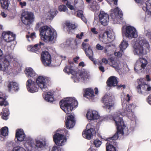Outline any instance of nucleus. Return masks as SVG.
Segmentation results:
<instances>
[{
    "instance_id": "nucleus-51",
    "label": "nucleus",
    "mask_w": 151,
    "mask_h": 151,
    "mask_svg": "<svg viewBox=\"0 0 151 151\" xmlns=\"http://www.w3.org/2000/svg\"><path fill=\"white\" fill-rule=\"evenodd\" d=\"M82 46L85 51L86 50L89 49L91 48L90 45L88 43L83 42L82 44Z\"/></svg>"
},
{
    "instance_id": "nucleus-7",
    "label": "nucleus",
    "mask_w": 151,
    "mask_h": 151,
    "mask_svg": "<svg viewBox=\"0 0 151 151\" xmlns=\"http://www.w3.org/2000/svg\"><path fill=\"white\" fill-rule=\"evenodd\" d=\"M125 115H126L129 119L131 120H134L135 119V116L134 112V110L129 111L126 113H121L120 111H118L114 114L112 118L115 122L114 120L115 118L118 119V121H119L118 122V123L122 128L123 125H121V124L120 123L121 122V121L123 122L124 125L127 128V130H126L125 132H124V133H126L127 132L128 130L127 128L124 124V122L122 118V116H124ZM115 123H116V122H115ZM115 124H116V123H115Z\"/></svg>"
},
{
    "instance_id": "nucleus-64",
    "label": "nucleus",
    "mask_w": 151,
    "mask_h": 151,
    "mask_svg": "<svg viewBox=\"0 0 151 151\" xmlns=\"http://www.w3.org/2000/svg\"><path fill=\"white\" fill-rule=\"evenodd\" d=\"M95 147L93 146L91 147L88 150V151H96L95 149Z\"/></svg>"
},
{
    "instance_id": "nucleus-14",
    "label": "nucleus",
    "mask_w": 151,
    "mask_h": 151,
    "mask_svg": "<svg viewBox=\"0 0 151 151\" xmlns=\"http://www.w3.org/2000/svg\"><path fill=\"white\" fill-rule=\"evenodd\" d=\"M49 79L48 77L40 76L36 78L35 82L38 87L45 91L47 88V82Z\"/></svg>"
},
{
    "instance_id": "nucleus-31",
    "label": "nucleus",
    "mask_w": 151,
    "mask_h": 151,
    "mask_svg": "<svg viewBox=\"0 0 151 151\" xmlns=\"http://www.w3.org/2000/svg\"><path fill=\"white\" fill-rule=\"evenodd\" d=\"M142 9L148 14L151 15V0L147 1Z\"/></svg>"
},
{
    "instance_id": "nucleus-18",
    "label": "nucleus",
    "mask_w": 151,
    "mask_h": 151,
    "mask_svg": "<svg viewBox=\"0 0 151 151\" xmlns=\"http://www.w3.org/2000/svg\"><path fill=\"white\" fill-rule=\"evenodd\" d=\"M73 63L72 62H69V64L68 65L66 66L64 68L63 71L65 72L66 73L68 74L71 73L72 75L71 78L74 80V81L75 82H78L79 81V79L77 78V80H76V72L73 69Z\"/></svg>"
},
{
    "instance_id": "nucleus-30",
    "label": "nucleus",
    "mask_w": 151,
    "mask_h": 151,
    "mask_svg": "<svg viewBox=\"0 0 151 151\" xmlns=\"http://www.w3.org/2000/svg\"><path fill=\"white\" fill-rule=\"evenodd\" d=\"M44 45V44L40 42L39 44H37L32 46V45H29L28 46V50L32 52H36L39 49L41 48V46Z\"/></svg>"
},
{
    "instance_id": "nucleus-42",
    "label": "nucleus",
    "mask_w": 151,
    "mask_h": 151,
    "mask_svg": "<svg viewBox=\"0 0 151 151\" xmlns=\"http://www.w3.org/2000/svg\"><path fill=\"white\" fill-rule=\"evenodd\" d=\"M86 54L89 59L91 58L93 55V53L92 50L91 48L86 50L85 51Z\"/></svg>"
},
{
    "instance_id": "nucleus-38",
    "label": "nucleus",
    "mask_w": 151,
    "mask_h": 151,
    "mask_svg": "<svg viewBox=\"0 0 151 151\" xmlns=\"http://www.w3.org/2000/svg\"><path fill=\"white\" fill-rule=\"evenodd\" d=\"M129 45L127 41L125 40H123L119 45L120 49L122 50H125Z\"/></svg>"
},
{
    "instance_id": "nucleus-61",
    "label": "nucleus",
    "mask_w": 151,
    "mask_h": 151,
    "mask_svg": "<svg viewBox=\"0 0 151 151\" xmlns=\"http://www.w3.org/2000/svg\"><path fill=\"white\" fill-rule=\"evenodd\" d=\"M83 35V32L81 33L80 35L77 34L76 35V37L79 39H81L82 38V37Z\"/></svg>"
},
{
    "instance_id": "nucleus-44",
    "label": "nucleus",
    "mask_w": 151,
    "mask_h": 151,
    "mask_svg": "<svg viewBox=\"0 0 151 151\" xmlns=\"http://www.w3.org/2000/svg\"><path fill=\"white\" fill-rule=\"evenodd\" d=\"M58 12L55 9H52L50 10V12L48 13L50 14L49 19H51L53 17L55 16Z\"/></svg>"
},
{
    "instance_id": "nucleus-63",
    "label": "nucleus",
    "mask_w": 151,
    "mask_h": 151,
    "mask_svg": "<svg viewBox=\"0 0 151 151\" xmlns=\"http://www.w3.org/2000/svg\"><path fill=\"white\" fill-rule=\"evenodd\" d=\"M91 31L92 32L95 34H97L98 32L96 31V29L95 28H92L91 29Z\"/></svg>"
},
{
    "instance_id": "nucleus-56",
    "label": "nucleus",
    "mask_w": 151,
    "mask_h": 151,
    "mask_svg": "<svg viewBox=\"0 0 151 151\" xmlns=\"http://www.w3.org/2000/svg\"><path fill=\"white\" fill-rule=\"evenodd\" d=\"M96 48L98 50H102L104 49V47L101 46L100 44H97L96 46Z\"/></svg>"
},
{
    "instance_id": "nucleus-57",
    "label": "nucleus",
    "mask_w": 151,
    "mask_h": 151,
    "mask_svg": "<svg viewBox=\"0 0 151 151\" xmlns=\"http://www.w3.org/2000/svg\"><path fill=\"white\" fill-rule=\"evenodd\" d=\"M99 70L102 72H104L105 71L104 67L102 66V63H100V64H99Z\"/></svg>"
},
{
    "instance_id": "nucleus-34",
    "label": "nucleus",
    "mask_w": 151,
    "mask_h": 151,
    "mask_svg": "<svg viewBox=\"0 0 151 151\" xmlns=\"http://www.w3.org/2000/svg\"><path fill=\"white\" fill-rule=\"evenodd\" d=\"M45 95L44 99L46 101L50 102H52L53 101L54 99L53 96V93L52 92H48Z\"/></svg>"
},
{
    "instance_id": "nucleus-5",
    "label": "nucleus",
    "mask_w": 151,
    "mask_h": 151,
    "mask_svg": "<svg viewBox=\"0 0 151 151\" xmlns=\"http://www.w3.org/2000/svg\"><path fill=\"white\" fill-rule=\"evenodd\" d=\"M60 105L61 108L66 114H70L74 108L78 106V102L75 98L68 97L61 100Z\"/></svg>"
},
{
    "instance_id": "nucleus-8",
    "label": "nucleus",
    "mask_w": 151,
    "mask_h": 151,
    "mask_svg": "<svg viewBox=\"0 0 151 151\" xmlns=\"http://www.w3.org/2000/svg\"><path fill=\"white\" fill-rule=\"evenodd\" d=\"M62 130L57 131V133L53 136V140L55 144L59 146L64 145L67 141V138L65 135L62 134Z\"/></svg>"
},
{
    "instance_id": "nucleus-19",
    "label": "nucleus",
    "mask_w": 151,
    "mask_h": 151,
    "mask_svg": "<svg viewBox=\"0 0 151 151\" xmlns=\"http://www.w3.org/2000/svg\"><path fill=\"white\" fill-rule=\"evenodd\" d=\"M99 20L100 23L103 26L108 25L109 22V15L104 12H101L99 15Z\"/></svg>"
},
{
    "instance_id": "nucleus-58",
    "label": "nucleus",
    "mask_w": 151,
    "mask_h": 151,
    "mask_svg": "<svg viewBox=\"0 0 151 151\" xmlns=\"http://www.w3.org/2000/svg\"><path fill=\"white\" fill-rule=\"evenodd\" d=\"M66 5L71 10H73L74 9V7L69 2H67L66 4Z\"/></svg>"
},
{
    "instance_id": "nucleus-33",
    "label": "nucleus",
    "mask_w": 151,
    "mask_h": 151,
    "mask_svg": "<svg viewBox=\"0 0 151 151\" xmlns=\"http://www.w3.org/2000/svg\"><path fill=\"white\" fill-rule=\"evenodd\" d=\"M84 96L88 99H92L94 96V91L91 88H88L85 91Z\"/></svg>"
},
{
    "instance_id": "nucleus-17",
    "label": "nucleus",
    "mask_w": 151,
    "mask_h": 151,
    "mask_svg": "<svg viewBox=\"0 0 151 151\" xmlns=\"http://www.w3.org/2000/svg\"><path fill=\"white\" fill-rule=\"evenodd\" d=\"M27 88L28 91L32 93L38 91L39 88L35 81L31 79L28 80L26 83Z\"/></svg>"
},
{
    "instance_id": "nucleus-1",
    "label": "nucleus",
    "mask_w": 151,
    "mask_h": 151,
    "mask_svg": "<svg viewBox=\"0 0 151 151\" xmlns=\"http://www.w3.org/2000/svg\"><path fill=\"white\" fill-rule=\"evenodd\" d=\"M3 55L2 51L0 49V71H3L4 73H10L13 71V68L10 65V63L12 61L13 66L16 68H19L20 65L13 58L11 54H6Z\"/></svg>"
},
{
    "instance_id": "nucleus-10",
    "label": "nucleus",
    "mask_w": 151,
    "mask_h": 151,
    "mask_svg": "<svg viewBox=\"0 0 151 151\" xmlns=\"http://www.w3.org/2000/svg\"><path fill=\"white\" fill-rule=\"evenodd\" d=\"M148 63L147 60L143 58H140L136 63L134 69L138 73L143 72Z\"/></svg>"
},
{
    "instance_id": "nucleus-20",
    "label": "nucleus",
    "mask_w": 151,
    "mask_h": 151,
    "mask_svg": "<svg viewBox=\"0 0 151 151\" xmlns=\"http://www.w3.org/2000/svg\"><path fill=\"white\" fill-rule=\"evenodd\" d=\"M76 80H77V78L79 79V81H82L89 79L90 78L89 73L86 70H82L76 73Z\"/></svg>"
},
{
    "instance_id": "nucleus-13",
    "label": "nucleus",
    "mask_w": 151,
    "mask_h": 151,
    "mask_svg": "<svg viewBox=\"0 0 151 151\" xmlns=\"http://www.w3.org/2000/svg\"><path fill=\"white\" fill-rule=\"evenodd\" d=\"M104 107L106 109L110 110L113 108L114 102L112 98L109 94H106L102 98Z\"/></svg>"
},
{
    "instance_id": "nucleus-36",
    "label": "nucleus",
    "mask_w": 151,
    "mask_h": 151,
    "mask_svg": "<svg viewBox=\"0 0 151 151\" xmlns=\"http://www.w3.org/2000/svg\"><path fill=\"white\" fill-rule=\"evenodd\" d=\"M10 0H0L1 7L3 9H7L10 4Z\"/></svg>"
},
{
    "instance_id": "nucleus-62",
    "label": "nucleus",
    "mask_w": 151,
    "mask_h": 151,
    "mask_svg": "<svg viewBox=\"0 0 151 151\" xmlns=\"http://www.w3.org/2000/svg\"><path fill=\"white\" fill-rule=\"evenodd\" d=\"M147 99L148 103L149 104L151 105V94L149 95Z\"/></svg>"
},
{
    "instance_id": "nucleus-21",
    "label": "nucleus",
    "mask_w": 151,
    "mask_h": 151,
    "mask_svg": "<svg viewBox=\"0 0 151 151\" xmlns=\"http://www.w3.org/2000/svg\"><path fill=\"white\" fill-rule=\"evenodd\" d=\"M66 121L65 122L66 127L68 129L73 128L76 123L74 116L73 115H70L66 117Z\"/></svg>"
},
{
    "instance_id": "nucleus-52",
    "label": "nucleus",
    "mask_w": 151,
    "mask_h": 151,
    "mask_svg": "<svg viewBox=\"0 0 151 151\" xmlns=\"http://www.w3.org/2000/svg\"><path fill=\"white\" fill-rule=\"evenodd\" d=\"M58 9L60 11L65 12L67 9V7L64 5H60L59 6Z\"/></svg>"
},
{
    "instance_id": "nucleus-23",
    "label": "nucleus",
    "mask_w": 151,
    "mask_h": 151,
    "mask_svg": "<svg viewBox=\"0 0 151 151\" xmlns=\"http://www.w3.org/2000/svg\"><path fill=\"white\" fill-rule=\"evenodd\" d=\"M2 37L6 42H10L15 39V36L12 33L7 31L3 32Z\"/></svg>"
},
{
    "instance_id": "nucleus-26",
    "label": "nucleus",
    "mask_w": 151,
    "mask_h": 151,
    "mask_svg": "<svg viewBox=\"0 0 151 151\" xmlns=\"http://www.w3.org/2000/svg\"><path fill=\"white\" fill-rule=\"evenodd\" d=\"M109 65L114 68L116 70H119L122 67L119 61L111 59Z\"/></svg>"
},
{
    "instance_id": "nucleus-25",
    "label": "nucleus",
    "mask_w": 151,
    "mask_h": 151,
    "mask_svg": "<svg viewBox=\"0 0 151 151\" xmlns=\"http://www.w3.org/2000/svg\"><path fill=\"white\" fill-rule=\"evenodd\" d=\"M16 137L18 141L22 142L26 139V135L24 132L23 130L20 129L17 130Z\"/></svg>"
},
{
    "instance_id": "nucleus-54",
    "label": "nucleus",
    "mask_w": 151,
    "mask_h": 151,
    "mask_svg": "<svg viewBox=\"0 0 151 151\" xmlns=\"http://www.w3.org/2000/svg\"><path fill=\"white\" fill-rule=\"evenodd\" d=\"M123 51V50H122L120 49V50L119 51L115 52L114 54L115 56H117L118 57H120L122 55Z\"/></svg>"
},
{
    "instance_id": "nucleus-40",
    "label": "nucleus",
    "mask_w": 151,
    "mask_h": 151,
    "mask_svg": "<svg viewBox=\"0 0 151 151\" xmlns=\"http://www.w3.org/2000/svg\"><path fill=\"white\" fill-rule=\"evenodd\" d=\"M8 134V129L6 127H4L1 128L0 130V134L6 136Z\"/></svg>"
},
{
    "instance_id": "nucleus-16",
    "label": "nucleus",
    "mask_w": 151,
    "mask_h": 151,
    "mask_svg": "<svg viewBox=\"0 0 151 151\" xmlns=\"http://www.w3.org/2000/svg\"><path fill=\"white\" fill-rule=\"evenodd\" d=\"M125 35L129 39L137 38L138 36V32L136 29L134 27L128 26L126 28Z\"/></svg>"
},
{
    "instance_id": "nucleus-53",
    "label": "nucleus",
    "mask_w": 151,
    "mask_h": 151,
    "mask_svg": "<svg viewBox=\"0 0 151 151\" xmlns=\"http://www.w3.org/2000/svg\"><path fill=\"white\" fill-rule=\"evenodd\" d=\"M89 59L92 61L95 65L98 64L99 65V64H100V63H101L98 60L94 58H93V57Z\"/></svg>"
},
{
    "instance_id": "nucleus-15",
    "label": "nucleus",
    "mask_w": 151,
    "mask_h": 151,
    "mask_svg": "<svg viewBox=\"0 0 151 151\" xmlns=\"http://www.w3.org/2000/svg\"><path fill=\"white\" fill-rule=\"evenodd\" d=\"M95 133L93 127H91L90 124H88L87 125L86 129L83 132L82 135L84 138L90 140L92 138Z\"/></svg>"
},
{
    "instance_id": "nucleus-43",
    "label": "nucleus",
    "mask_w": 151,
    "mask_h": 151,
    "mask_svg": "<svg viewBox=\"0 0 151 151\" xmlns=\"http://www.w3.org/2000/svg\"><path fill=\"white\" fill-rule=\"evenodd\" d=\"M3 95V93L0 96V106H6L8 105V103L6 101V99L1 96Z\"/></svg>"
},
{
    "instance_id": "nucleus-9",
    "label": "nucleus",
    "mask_w": 151,
    "mask_h": 151,
    "mask_svg": "<svg viewBox=\"0 0 151 151\" xmlns=\"http://www.w3.org/2000/svg\"><path fill=\"white\" fill-rule=\"evenodd\" d=\"M138 86L137 87L138 92L139 93L147 94L151 91V87L145 84L143 79L140 78L137 80Z\"/></svg>"
},
{
    "instance_id": "nucleus-6",
    "label": "nucleus",
    "mask_w": 151,
    "mask_h": 151,
    "mask_svg": "<svg viewBox=\"0 0 151 151\" xmlns=\"http://www.w3.org/2000/svg\"><path fill=\"white\" fill-rule=\"evenodd\" d=\"M26 141L25 146L27 144H28L33 150L36 147L43 150L48 145L47 140L45 138L40 139H37L35 141V144L33 139L31 138H27L26 139Z\"/></svg>"
},
{
    "instance_id": "nucleus-45",
    "label": "nucleus",
    "mask_w": 151,
    "mask_h": 151,
    "mask_svg": "<svg viewBox=\"0 0 151 151\" xmlns=\"http://www.w3.org/2000/svg\"><path fill=\"white\" fill-rule=\"evenodd\" d=\"M66 25L69 28L72 29H74L76 27V26L74 24H72L68 21L66 22Z\"/></svg>"
},
{
    "instance_id": "nucleus-22",
    "label": "nucleus",
    "mask_w": 151,
    "mask_h": 151,
    "mask_svg": "<svg viewBox=\"0 0 151 151\" xmlns=\"http://www.w3.org/2000/svg\"><path fill=\"white\" fill-rule=\"evenodd\" d=\"M42 63L45 66H49L51 63V56L47 51L42 52L41 55Z\"/></svg>"
},
{
    "instance_id": "nucleus-41",
    "label": "nucleus",
    "mask_w": 151,
    "mask_h": 151,
    "mask_svg": "<svg viewBox=\"0 0 151 151\" xmlns=\"http://www.w3.org/2000/svg\"><path fill=\"white\" fill-rule=\"evenodd\" d=\"M77 15L78 17L81 18L82 20L85 23H86L87 21L84 16L83 12L82 10H79L78 11Z\"/></svg>"
},
{
    "instance_id": "nucleus-50",
    "label": "nucleus",
    "mask_w": 151,
    "mask_h": 151,
    "mask_svg": "<svg viewBox=\"0 0 151 151\" xmlns=\"http://www.w3.org/2000/svg\"><path fill=\"white\" fill-rule=\"evenodd\" d=\"M12 151H26V150L23 147H14Z\"/></svg>"
},
{
    "instance_id": "nucleus-24",
    "label": "nucleus",
    "mask_w": 151,
    "mask_h": 151,
    "mask_svg": "<svg viewBox=\"0 0 151 151\" xmlns=\"http://www.w3.org/2000/svg\"><path fill=\"white\" fill-rule=\"evenodd\" d=\"M86 116L88 119L92 120L98 119L99 118L100 116L98 112L95 110H89L88 111Z\"/></svg>"
},
{
    "instance_id": "nucleus-37",
    "label": "nucleus",
    "mask_w": 151,
    "mask_h": 151,
    "mask_svg": "<svg viewBox=\"0 0 151 151\" xmlns=\"http://www.w3.org/2000/svg\"><path fill=\"white\" fill-rule=\"evenodd\" d=\"M2 118L4 120L8 119V116L9 114V110L7 108H3L2 112Z\"/></svg>"
},
{
    "instance_id": "nucleus-60",
    "label": "nucleus",
    "mask_w": 151,
    "mask_h": 151,
    "mask_svg": "<svg viewBox=\"0 0 151 151\" xmlns=\"http://www.w3.org/2000/svg\"><path fill=\"white\" fill-rule=\"evenodd\" d=\"M130 97L131 96H130L129 94H127V95L125 96H124V98L125 100H126V101H129L130 100Z\"/></svg>"
},
{
    "instance_id": "nucleus-32",
    "label": "nucleus",
    "mask_w": 151,
    "mask_h": 151,
    "mask_svg": "<svg viewBox=\"0 0 151 151\" xmlns=\"http://www.w3.org/2000/svg\"><path fill=\"white\" fill-rule=\"evenodd\" d=\"M8 88L10 91H16L19 89L18 85L15 82H10L8 84Z\"/></svg>"
},
{
    "instance_id": "nucleus-29",
    "label": "nucleus",
    "mask_w": 151,
    "mask_h": 151,
    "mask_svg": "<svg viewBox=\"0 0 151 151\" xmlns=\"http://www.w3.org/2000/svg\"><path fill=\"white\" fill-rule=\"evenodd\" d=\"M25 73L26 76L29 78H33L37 75L34 70L31 68L26 69Z\"/></svg>"
},
{
    "instance_id": "nucleus-28",
    "label": "nucleus",
    "mask_w": 151,
    "mask_h": 151,
    "mask_svg": "<svg viewBox=\"0 0 151 151\" xmlns=\"http://www.w3.org/2000/svg\"><path fill=\"white\" fill-rule=\"evenodd\" d=\"M122 107L124 111V113L133 111L134 109L135 108L134 105L133 104H129L126 103H124L122 104Z\"/></svg>"
},
{
    "instance_id": "nucleus-35",
    "label": "nucleus",
    "mask_w": 151,
    "mask_h": 151,
    "mask_svg": "<svg viewBox=\"0 0 151 151\" xmlns=\"http://www.w3.org/2000/svg\"><path fill=\"white\" fill-rule=\"evenodd\" d=\"M108 43L111 42L115 39L114 33L112 31L109 30L106 32Z\"/></svg>"
},
{
    "instance_id": "nucleus-49",
    "label": "nucleus",
    "mask_w": 151,
    "mask_h": 151,
    "mask_svg": "<svg viewBox=\"0 0 151 151\" xmlns=\"http://www.w3.org/2000/svg\"><path fill=\"white\" fill-rule=\"evenodd\" d=\"M52 151H64V150L58 146H53L52 148Z\"/></svg>"
},
{
    "instance_id": "nucleus-3",
    "label": "nucleus",
    "mask_w": 151,
    "mask_h": 151,
    "mask_svg": "<svg viewBox=\"0 0 151 151\" xmlns=\"http://www.w3.org/2000/svg\"><path fill=\"white\" fill-rule=\"evenodd\" d=\"M43 24L42 22L38 23L36 28L40 27V35L42 40L47 42L52 41L56 38L57 35L55 30L52 29L47 26H41Z\"/></svg>"
},
{
    "instance_id": "nucleus-47",
    "label": "nucleus",
    "mask_w": 151,
    "mask_h": 151,
    "mask_svg": "<svg viewBox=\"0 0 151 151\" xmlns=\"http://www.w3.org/2000/svg\"><path fill=\"white\" fill-rule=\"evenodd\" d=\"M93 143L96 147H99L100 146L102 143L101 141L99 139H96L94 140Z\"/></svg>"
},
{
    "instance_id": "nucleus-55",
    "label": "nucleus",
    "mask_w": 151,
    "mask_h": 151,
    "mask_svg": "<svg viewBox=\"0 0 151 151\" xmlns=\"http://www.w3.org/2000/svg\"><path fill=\"white\" fill-rule=\"evenodd\" d=\"M36 37V36L35 35V32H34L31 33V34L30 35V36H29L28 35H27L26 36V38L27 39H28L29 38H30L32 39V40L33 38H35Z\"/></svg>"
},
{
    "instance_id": "nucleus-11",
    "label": "nucleus",
    "mask_w": 151,
    "mask_h": 151,
    "mask_svg": "<svg viewBox=\"0 0 151 151\" xmlns=\"http://www.w3.org/2000/svg\"><path fill=\"white\" fill-rule=\"evenodd\" d=\"M110 16L114 23L119 24L122 20L123 14L122 11L117 7L111 10Z\"/></svg>"
},
{
    "instance_id": "nucleus-27",
    "label": "nucleus",
    "mask_w": 151,
    "mask_h": 151,
    "mask_svg": "<svg viewBox=\"0 0 151 151\" xmlns=\"http://www.w3.org/2000/svg\"><path fill=\"white\" fill-rule=\"evenodd\" d=\"M117 78L114 76L110 77L107 81L108 86H115L118 83Z\"/></svg>"
},
{
    "instance_id": "nucleus-12",
    "label": "nucleus",
    "mask_w": 151,
    "mask_h": 151,
    "mask_svg": "<svg viewBox=\"0 0 151 151\" xmlns=\"http://www.w3.org/2000/svg\"><path fill=\"white\" fill-rule=\"evenodd\" d=\"M22 21L26 25H29L33 21L34 15L32 13L23 10L22 14Z\"/></svg>"
},
{
    "instance_id": "nucleus-59",
    "label": "nucleus",
    "mask_w": 151,
    "mask_h": 151,
    "mask_svg": "<svg viewBox=\"0 0 151 151\" xmlns=\"http://www.w3.org/2000/svg\"><path fill=\"white\" fill-rule=\"evenodd\" d=\"M19 4L21 7L22 8L26 6L27 3L25 1L20 2Z\"/></svg>"
},
{
    "instance_id": "nucleus-46",
    "label": "nucleus",
    "mask_w": 151,
    "mask_h": 151,
    "mask_svg": "<svg viewBox=\"0 0 151 151\" xmlns=\"http://www.w3.org/2000/svg\"><path fill=\"white\" fill-rule=\"evenodd\" d=\"M106 32H105L104 33H103L102 34H101L99 36V37L101 39H102V40L103 42H104L105 43H108L107 40H105V37H106Z\"/></svg>"
},
{
    "instance_id": "nucleus-48",
    "label": "nucleus",
    "mask_w": 151,
    "mask_h": 151,
    "mask_svg": "<svg viewBox=\"0 0 151 151\" xmlns=\"http://www.w3.org/2000/svg\"><path fill=\"white\" fill-rule=\"evenodd\" d=\"M92 5H91V7L93 8L94 9V10H95V9H98L99 7L98 5V4L96 3V1H93L92 2Z\"/></svg>"
},
{
    "instance_id": "nucleus-4",
    "label": "nucleus",
    "mask_w": 151,
    "mask_h": 151,
    "mask_svg": "<svg viewBox=\"0 0 151 151\" xmlns=\"http://www.w3.org/2000/svg\"><path fill=\"white\" fill-rule=\"evenodd\" d=\"M115 121L116 128L117 129V132L116 133L113 137L107 139V142L106 144V151H116L115 148L113 146L112 144H114L115 142V140L117 139L119 136L123 135L125 132L127 128L124 125V124L122 121L120 123L121 125H122L123 127H122L118 123V119H114Z\"/></svg>"
},
{
    "instance_id": "nucleus-39",
    "label": "nucleus",
    "mask_w": 151,
    "mask_h": 151,
    "mask_svg": "<svg viewBox=\"0 0 151 151\" xmlns=\"http://www.w3.org/2000/svg\"><path fill=\"white\" fill-rule=\"evenodd\" d=\"M74 4L77 7L83 8L84 7V3L82 0H75Z\"/></svg>"
},
{
    "instance_id": "nucleus-2",
    "label": "nucleus",
    "mask_w": 151,
    "mask_h": 151,
    "mask_svg": "<svg viewBox=\"0 0 151 151\" xmlns=\"http://www.w3.org/2000/svg\"><path fill=\"white\" fill-rule=\"evenodd\" d=\"M134 54L142 56L150 51V46L148 41L143 36H139L133 45Z\"/></svg>"
}]
</instances>
